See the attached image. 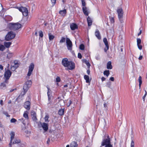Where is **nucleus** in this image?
I'll return each mask as SVG.
<instances>
[{
  "label": "nucleus",
  "instance_id": "obj_58",
  "mask_svg": "<svg viewBox=\"0 0 147 147\" xmlns=\"http://www.w3.org/2000/svg\"><path fill=\"white\" fill-rule=\"evenodd\" d=\"M3 100H1L0 101V104L2 105H3Z\"/></svg>",
  "mask_w": 147,
  "mask_h": 147
},
{
  "label": "nucleus",
  "instance_id": "obj_43",
  "mask_svg": "<svg viewBox=\"0 0 147 147\" xmlns=\"http://www.w3.org/2000/svg\"><path fill=\"white\" fill-rule=\"evenodd\" d=\"M110 20L111 22V23H114V20L113 17H110Z\"/></svg>",
  "mask_w": 147,
  "mask_h": 147
},
{
  "label": "nucleus",
  "instance_id": "obj_55",
  "mask_svg": "<svg viewBox=\"0 0 147 147\" xmlns=\"http://www.w3.org/2000/svg\"><path fill=\"white\" fill-rule=\"evenodd\" d=\"M143 57L141 55L139 57L138 59L139 60H141L142 58Z\"/></svg>",
  "mask_w": 147,
  "mask_h": 147
},
{
  "label": "nucleus",
  "instance_id": "obj_23",
  "mask_svg": "<svg viewBox=\"0 0 147 147\" xmlns=\"http://www.w3.org/2000/svg\"><path fill=\"white\" fill-rule=\"evenodd\" d=\"M107 68L108 69H111L112 68L111 61H109L107 64Z\"/></svg>",
  "mask_w": 147,
  "mask_h": 147
},
{
  "label": "nucleus",
  "instance_id": "obj_19",
  "mask_svg": "<svg viewBox=\"0 0 147 147\" xmlns=\"http://www.w3.org/2000/svg\"><path fill=\"white\" fill-rule=\"evenodd\" d=\"M18 120L20 121L24 125H25L26 123L28 121V120H26V119H24L23 118L19 119Z\"/></svg>",
  "mask_w": 147,
  "mask_h": 147
},
{
  "label": "nucleus",
  "instance_id": "obj_25",
  "mask_svg": "<svg viewBox=\"0 0 147 147\" xmlns=\"http://www.w3.org/2000/svg\"><path fill=\"white\" fill-rule=\"evenodd\" d=\"M66 12V10L65 9L63 10H60L59 11V13L62 16H65Z\"/></svg>",
  "mask_w": 147,
  "mask_h": 147
},
{
  "label": "nucleus",
  "instance_id": "obj_62",
  "mask_svg": "<svg viewBox=\"0 0 147 147\" xmlns=\"http://www.w3.org/2000/svg\"><path fill=\"white\" fill-rule=\"evenodd\" d=\"M62 1L64 3L65 2V0H62Z\"/></svg>",
  "mask_w": 147,
  "mask_h": 147
},
{
  "label": "nucleus",
  "instance_id": "obj_17",
  "mask_svg": "<svg viewBox=\"0 0 147 147\" xmlns=\"http://www.w3.org/2000/svg\"><path fill=\"white\" fill-rule=\"evenodd\" d=\"M70 28L72 30H74L78 28L77 25L75 24L72 23L70 24Z\"/></svg>",
  "mask_w": 147,
  "mask_h": 147
},
{
  "label": "nucleus",
  "instance_id": "obj_29",
  "mask_svg": "<svg viewBox=\"0 0 147 147\" xmlns=\"http://www.w3.org/2000/svg\"><path fill=\"white\" fill-rule=\"evenodd\" d=\"M77 143L74 141L72 142L70 144V147H77Z\"/></svg>",
  "mask_w": 147,
  "mask_h": 147
},
{
  "label": "nucleus",
  "instance_id": "obj_22",
  "mask_svg": "<svg viewBox=\"0 0 147 147\" xmlns=\"http://www.w3.org/2000/svg\"><path fill=\"white\" fill-rule=\"evenodd\" d=\"M103 41L106 46V48H107V50H108L109 48V46L107 39L106 38H104Z\"/></svg>",
  "mask_w": 147,
  "mask_h": 147
},
{
  "label": "nucleus",
  "instance_id": "obj_30",
  "mask_svg": "<svg viewBox=\"0 0 147 147\" xmlns=\"http://www.w3.org/2000/svg\"><path fill=\"white\" fill-rule=\"evenodd\" d=\"M59 114L60 115H64V109H60L58 111Z\"/></svg>",
  "mask_w": 147,
  "mask_h": 147
},
{
  "label": "nucleus",
  "instance_id": "obj_20",
  "mask_svg": "<svg viewBox=\"0 0 147 147\" xmlns=\"http://www.w3.org/2000/svg\"><path fill=\"white\" fill-rule=\"evenodd\" d=\"M95 34L96 36L98 39H101V37L100 32L98 30H97L95 32Z\"/></svg>",
  "mask_w": 147,
  "mask_h": 147
},
{
  "label": "nucleus",
  "instance_id": "obj_18",
  "mask_svg": "<svg viewBox=\"0 0 147 147\" xmlns=\"http://www.w3.org/2000/svg\"><path fill=\"white\" fill-rule=\"evenodd\" d=\"M18 66V64L17 63H16L15 61L14 62V65H12L11 67V69L12 71H14L15 70Z\"/></svg>",
  "mask_w": 147,
  "mask_h": 147
},
{
  "label": "nucleus",
  "instance_id": "obj_15",
  "mask_svg": "<svg viewBox=\"0 0 147 147\" xmlns=\"http://www.w3.org/2000/svg\"><path fill=\"white\" fill-rule=\"evenodd\" d=\"M82 11L85 15L87 16L88 15L89 13L88 11V9L86 7H82Z\"/></svg>",
  "mask_w": 147,
  "mask_h": 147
},
{
  "label": "nucleus",
  "instance_id": "obj_52",
  "mask_svg": "<svg viewBox=\"0 0 147 147\" xmlns=\"http://www.w3.org/2000/svg\"><path fill=\"white\" fill-rule=\"evenodd\" d=\"M50 142V139L49 138H48L47 142V144L49 145V144Z\"/></svg>",
  "mask_w": 147,
  "mask_h": 147
},
{
  "label": "nucleus",
  "instance_id": "obj_46",
  "mask_svg": "<svg viewBox=\"0 0 147 147\" xmlns=\"http://www.w3.org/2000/svg\"><path fill=\"white\" fill-rule=\"evenodd\" d=\"M61 79L59 77H57L56 78V82H59L60 81Z\"/></svg>",
  "mask_w": 147,
  "mask_h": 147
},
{
  "label": "nucleus",
  "instance_id": "obj_26",
  "mask_svg": "<svg viewBox=\"0 0 147 147\" xmlns=\"http://www.w3.org/2000/svg\"><path fill=\"white\" fill-rule=\"evenodd\" d=\"M88 25V26H90L91 25L92 23V20H91V19L89 17H88L87 18V19Z\"/></svg>",
  "mask_w": 147,
  "mask_h": 147
},
{
  "label": "nucleus",
  "instance_id": "obj_33",
  "mask_svg": "<svg viewBox=\"0 0 147 147\" xmlns=\"http://www.w3.org/2000/svg\"><path fill=\"white\" fill-rule=\"evenodd\" d=\"M13 54L12 53L9 52L7 55V58L8 59L11 58L13 55Z\"/></svg>",
  "mask_w": 147,
  "mask_h": 147
},
{
  "label": "nucleus",
  "instance_id": "obj_38",
  "mask_svg": "<svg viewBox=\"0 0 147 147\" xmlns=\"http://www.w3.org/2000/svg\"><path fill=\"white\" fill-rule=\"evenodd\" d=\"M0 88L1 89H3L6 87V85L5 84L3 83H2L0 86Z\"/></svg>",
  "mask_w": 147,
  "mask_h": 147
},
{
  "label": "nucleus",
  "instance_id": "obj_42",
  "mask_svg": "<svg viewBox=\"0 0 147 147\" xmlns=\"http://www.w3.org/2000/svg\"><path fill=\"white\" fill-rule=\"evenodd\" d=\"M85 63L86 64L87 66L88 67H89L90 66V64L89 63V62L88 61H87L85 60Z\"/></svg>",
  "mask_w": 147,
  "mask_h": 147
},
{
  "label": "nucleus",
  "instance_id": "obj_59",
  "mask_svg": "<svg viewBox=\"0 0 147 147\" xmlns=\"http://www.w3.org/2000/svg\"><path fill=\"white\" fill-rule=\"evenodd\" d=\"M67 87V84L65 85L64 86V87L65 88H66V87Z\"/></svg>",
  "mask_w": 147,
  "mask_h": 147
},
{
  "label": "nucleus",
  "instance_id": "obj_57",
  "mask_svg": "<svg viewBox=\"0 0 147 147\" xmlns=\"http://www.w3.org/2000/svg\"><path fill=\"white\" fill-rule=\"evenodd\" d=\"M141 33H142V30H140V32L138 34V36H139L141 34Z\"/></svg>",
  "mask_w": 147,
  "mask_h": 147
},
{
  "label": "nucleus",
  "instance_id": "obj_61",
  "mask_svg": "<svg viewBox=\"0 0 147 147\" xmlns=\"http://www.w3.org/2000/svg\"><path fill=\"white\" fill-rule=\"evenodd\" d=\"M14 89H12V90H10V92H13V90H14Z\"/></svg>",
  "mask_w": 147,
  "mask_h": 147
},
{
  "label": "nucleus",
  "instance_id": "obj_56",
  "mask_svg": "<svg viewBox=\"0 0 147 147\" xmlns=\"http://www.w3.org/2000/svg\"><path fill=\"white\" fill-rule=\"evenodd\" d=\"M87 72L88 75H89L90 73V71L89 69H88L87 70Z\"/></svg>",
  "mask_w": 147,
  "mask_h": 147
},
{
  "label": "nucleus",
  "instance_id": "obj_45",
  "mask_svg": "<svg viewBox=\"0 0 147 147\" xmlns=\"http://www.w3.org/2000/svg\"><path fill=\"white\" fill-rule=\"evenodd\" d=\"M131 147H134V143L133 140L131 141Z\"/></svg>",
  "mask_w": 147,
  "mask_h": 147
},
{
  "label": "nucleus",
  "instance_id": "obj_49",
  "mask_svg": "<svg viewBox=\"0 0 147 147\" xmlns=\"http://www.w3.org/2000/svg\"><path fill=\"white\" fill-rule=\"evenodd\" d=\"M71 103H72L71 101V100H69V104H68V103H67V106L68 107H69V106H70V105H71Z\"/></svg>",
  "mask_w": 147,
  "mask_h": 147
},
{
  "label": "nucleus",
  "instance_id": "obj_27",
  "mask_svg": "<svg viewBox=\"0 0 147 147\" xmlns=\"http://www.w3.org/2000/svg\"><path fill=\"white\" fill-rule=\"evenodd\" d=\"M23 117L25 118V119H26V120H28L29 117L28 115V112L26 111H25L23 114Z\"/></svg>",
  "mask_w": 147,
  "mask_h": 147
},
{
  "label": "nucleus",
  "instance_id": "obj_50",
  "mask_svg": "<svg viewBox=\"0 0 147 147\" xmlns=\"http://www.w3.org/2000/svg\"><path fill=\"white\" fill-rule=\"evenodd\" d=\"M51 1L53 5L55 3L56 0H51Z\"/></svg>",
  "mask_w": 147,
  "mask_h": 147
},
{
  "label": "nucleus",
  "instance_id": "obj_47",
  "mask_svg": "<svg viewBox=\"0 0 147 147\" xmlns=\"http://www.w3.org/2000/svg\"><path fill=\"white\" fill-rule=\"evenodd\" d=\"M78 57L79 59H81L82 57V56L81 54L80 53H78Z\"/></svg>",
  "mask_w": 147,
  "mask_h": 147
},
{
  "label": "nucleus",
  "instance_id": "obj_44",
  "mask_svg": "<svg viewBox=\"0 0 147 147\" xmlns=\"http://www.w3.org/2000/svg\"><path fill=\"white\" fill-rule=\"evenodd\" d=\"M16 121H17V120L14 118L11 119L10 120L11 122L12 123H15Z\"/></svg>",
  "mask_w": 147,
  "mask_h": 147
},
{
  "label": "nucleus",
  "instance_id": "obj_34",
  "mask_svg": "<svg viewBox=\"0 0 147 147\" xmlns=\"http://www.w3.org/2000/svg\"><path fill=\"white\" fill-rule=\"evenodd\" d=\"M49 117V116L48 115H46L44 118L45 121V122H49V121L48 120V119Z\"/></svg>",
  "mask_w": 147,
  "mask_h": 147
},
{
  "label": "nucleus",
  "instance_id": "obj_48",
  "mask_svg": "<svg viewBox=\"0 0 147 147\" xmlns=\"http://www.w3.org/2000/svg\"><path fill=\"white\" fill-rule=\"evenodd\" d=\"M112 145L110 143L109 144L106 145L105 147H112Z\"/></svg>",
  "mask_w": 147,
  "mask_h": 147
},
{
  "label": "nucleus",
  "instance_id": "obj_11",
  "mask_svg": "<svg viewBox=\"0 0 147 147\" xmlns=\"http://www.w3.org/2000/svg\"><path fill=\"white\" fill-rule=\"evenodd\" d=\"M117 12L118 14V18L120 20L123 16V12L121 8L118 9L117 10Z\"/></svg>",
  "mask_w": 147,
  "mask_h": 147
},
{
  "label": "nucleus",
  "instance_id": "obj_6",
  "mask_svg": "<svg viewBox=\"0 0 147 147\" xmlns=\"http://www.w3.org/2000/svg\"><path fill=\"white\" fill-rule=\"evenodd\" d=\"M66 45L67 49L70 51L72 50V44L69 38L66 39Z\"/></svg>",
  "mask_w": 147,
  "mask_h": 147
},
{
  "label": "nucleus",
  "instance_id": "obj_51",
  "mask_svg": "<svg viewBox=\"0 0 147 147\" xmlns=\"http://www.w3.org/2000/svg\"><path fill=\"white\" fill-rule=\"evenodd\" d=\"M110 79L112 81H114V78L113 77H111L110 78Z\"/></svg>",
  "mask_w": 147,
  "mask_h": 147
},
{
  "label": "nucleus",
  "instance_id": "obj_1",
  "mask_svg": "<svg viewBox=\"0 0 147 147\" xmlns=\"http://www.w3.org/2000/svg\"><path fill=\"white\" fill-rule=\"evenodd\" d=\"M62 64L63 66L67 67L66 70H72L75 67V65L74 63L71 61H69L67 58L63 59Z\"/></svg>",
  "mask_w": 147,
  "mask_h": 147
},
{
  "label": "nucleus",
  "instance_id": "obj_5",
  "mask_svg": "<svg viewBox=\"0 0 147 147\" xmlns=\"http://www.w3.org/2000/svg\"><path fill=\"white\" fill-rule=\"evenodd\" d=\"M16 34L12 32H10L7 34L5 39L6 40L9 41L13 38L15 36Z\"/></svg>",
  "mask_w": 147,
  "mask_h": 147
},
{
  "label": "nucleus",
  "instance_id": "obj_14",
  "mask_svg": "<svg viewBox=\"0 0 147 147\" xmlns=\"http://www.w3.org/2000/svg\"><path fill=\"white\" fill-rule=\"evenodd\" d=\"M31 114L33 120L34 121H36L37 120V119L35 112L34 111H32L31 112Z\"/></svg>",
  "mask_w": 147,
  "mask_h": 147
},
{
  "label": "nucleus",
  "instance_id": "obj_53",
  "mask_svg": "<svg viewBox=\"0 0 147 147\" xmlns=\"http://www.w3.org/2000/svg\"><path fill=\"white\" fill-rule=\"evenodd\" d=\"M105 78L104 77H102L101 78V80L102 81H104L105 80Z\"/></svg>",
  "mask_w": 147,
  "mask_h": 147
},
{
  "label": "nucleus",
  "instance_id": "obj_40",
  "mask_svg": "<svg viewBox=\"0 0 147 147\" xmlns=\"http://www.w3.org/2000/svg\"><path fill=\"white\" fill-rule=\"evenodd\" d=\"M80 48L82 50H83L84 49V46L83 44H81L80 46Z\"/></svg>",
  "mask_w": 147,
  "mask_h": 147
},
{
  "label": "nucleus",
  "instance_id": "obj_7",
  "mask_svg": "<svg viewBox=\"0 0 147 147\" xmlns=\"http://www.w3.org/2000/svg\"><path fill=\"white\" fill-rule=\"evenodd\" d=\"M18 9L22 13L23 15L24 16H26L28 15V10L26 7H19Z\"/></svg>",
  "mask_w": 147,
  "mask_h": 147
},
{
  "label": "nucleus",
  "instance_id": "obj_37",
  "mask_svg": "<svg viewBox=\"0 0 147 147\" xmlns=\"http://www.w3.org/2000/svg\"><path fill=\"white\" fill-rule=\"evenodd\" d=\"M104 74L108 77L109 74V71L106 70L104 72Z\"/></svg>",
  "mask_w": 147,
  "mask_h": 147
},
{
  "label": "nucleus",
  "instance_id": "obj_2",
  "mask_svg": "<svg viewBox=\"0 0 147 147\" xmlns=\"http://www.w3.org/2000/svg\"><path fill=\"white\" fill-rule=\"evenodd\" d=\"M11 139L10 142L9 144V147H12V144H18L19 145L21 146L23 144L21 143V140L17 138H14L15 133L13 132H11L10 134Z\"/></svg>",
  "mask_w": 147,
  "mask_h": 147
},
{
  "label": "nucleus",
  "instance_id": "obj_32",
  "mask_svg": "<svg viewBox=\"0 0 147 147\" xmlns=\"http://www.w3.org/2000/svg\"><path fill=\"white\" fill-rule=\"evenodd\" d=\"M138 81L139 82V88H140L141 85L142 83V78L141 76H140L138 79Z\"/></svg>",
  "mask_w": 147,
  "mask_h": 147
},
{
  "label": "nucleus",
  "instance_id": "obj_64",
  "mask_svg": "<svg viewBox=\"0 0 147 147\" xmlns=\"http://www.w3.org/2000/svg\"><path fill=\"white\" fill-rule=\"evenodd\" d=\"M108 50H107V48L106 49H105V52H106Z\"/></svg>",
  "mask_w": 147,
  "mask_h": 147
},
{
  "label": "nucleus",
  "instance_id": "obj_35",
  "mask_svg": "<svg viewBox=\"0 0 147 147\" xmlns=\"http://www.w3.org/2000/svg\"><path fill=\"white\" fill-rule=\"evenodd\" d=\"M5 49V48L4 45L0 44V51H3Z\"/></svg>",
  "mask_w": 147,
  "mask_h": 147
},
{
  "label": "nucleus",
  "instance_id": "obj_4",
  "mask_svg": "<svg viewBox=\"0 0 147 147\" xmlns=\"http://www.w3.org/2000/svg\"><path fill=\"white\" fill-rule=\"evenodd\" d=\"M9 26L11 29L13 30H17L21 27V25L18 23H10Z\"/></svg>",
  "mask_w": 147,
  "mask_h": 147
},
{
  "label": "nucleus",
  "instance_id": "obj_8",
  "mask_svg": "<svg viewBox=\"0 0 147 147\" xmlns=\"http://www.w3.org/2000/svg\"><path fill=\"white\" fill-rule=\"evenodd\" d=\"M34 64L33 63H31L29 67L28 71L27 74V76L29 77L32 74L34 67Z\"/></svg>",
  "mask_w": 147,
  "mask_h": 147
},
{
  "label": "nucleus",
  "instance_id": "obj_60",
  "mask_svg": "<svg viewBox=\"0 0 147 147\" xmlns=\"http://www.w3.org/2000/svg\"><path fill=\"white\" fill-rule=\"evenodd\" d=\"M146 94L144 95L143 96V98H144L146 96Z\"/></svg>",
  "mask_w": 147,
  "mask_h": 147
},
{
  "label": "nucleus",
  "instance_id": "obj_24",
  "mask_svg": "<svg viewBox=\"0 0 147 147\" xmlns=\"http://www.w3.org/2000/svg\"><path fill=\"white\" fill-rule=\"evenodd\" d=\"M11 44V42H6L4 43V45L6 48H9Z\"/></svg>",
  "mask_w": 147,
  "mask_h": 147
},
{
  "label": "nucleus",
  "instance_id": "obj_13",
  "mask_svg": "<svg viewBox=\"0 0 147 147\" xmlns=\"http://www.w3.org/2000/svg\"><path fill=\"white\" fill-rule=\"evenodd\" d=\"M30 102L29 101L26 102L24 105V107L28 110H29L30 108Z\"/></svg>",
  "mask_w": 147,
  "mask_h": 147
},
{
  "label": "nucleus",
  "instance_id": "obj_12",
  "mask_svg": "<svg viewBox=\"0 0 147 147\" xmlns=\"http://www.w3.org/2000/svg\"><path fill=\"white\" fill-rule=\"evenodd\" d=\"M42 127L45 132L47 131L48 129V124L45 123H41Z\"/></svg>",
  "mask_w": 147,
  "mask_h": 147
},
{
  "label": "nucleus",
  "instance_id": "obj_41",
  "mask_svg": "<svg viewBox=\"0 0 147 147\" xmlns=\"http://www.w3.org/2000/svg\"><path fill=\"white\" fill-rule=\"evenodd\" d=\"M39 36L41 37H42L43 36V34L42 32V31L40 30L39 32Z\"/></svg>",
  "mask_w": 147,
  "mask_h": 147
},
{
  "label": "nucleus",
  "instance_id": "obj_10",
  "mask_svg": "<svg viewBox=\"0 0 147 147\" xmlns=\"http://www.w3.org/2000/svg\"><path fill=\"white\" fill-rule=\"evenodd\" d=\"M11 74V72L9 69H7L6 71L4 74V76L6 80H8Z\"/></svg>",
  "mask_w": 147,
  "mask_h": 147
},
{
  "label": "nucleus",
  "instance_id": "obj_16",
  "mask_svg": "<svg viewBox=\"0 0 147 147\" xmlns=\"http://www.w3.org/2000/svg\"><path fill=\"white\" fill-rule=\"evenodd\" d=\"M141 43V40L139 38H137V45L139 49L141 50L142 48V46L140 45Z\"/></svg>",
  "mask_w": 147,
  "mask_h": 147
},
{
  "label": "nucleus",
  "instance_id": "obj_3",
  "mask_svg": "<svg viewBox=\"0 0 147 147\" xmlns=\"http://www.w3.org/2000/svg\"><path fill=\"white\" fill-rule=\"evenodd\" d=\"M32 84V82L31 80H28L26 81L23 87V90L24 91L21 93L20 95L19 96L18 98L20 97L21 96H23L26 93V92L28 91V90L31 86Z\"/></svg>",
  "mask_w": 147,
  "mask_h": 147
},
{
  "label": "nucleus",
  "instance_id": "obj_36",
  "mask_svg": "<svg viewBox=\"0 0 147 147\" xmlns=\"http://www.w3.org/2000/svg\"><path fill=\"white\" fill-rule=\"evenodd\" d=\"M65 41V38L62 37L61 38V40L59 41V42L61 43H62L63 42H64Z\"/></svg>",
  "mask_w": 147,
  "mask_h": 147
},
{
  "label": "nucleus",
  "instance_id": "obj_54",
  "mask_svg": "<svg viewBox=\"0 0 147 147\" xmlns=\"http://www.w3.org/2000/svg\"><path fill=\"white\" fill-rule=\"evenodd\" d=\"M0 69L1 70H3V67L2 65H0Z\"/></svg>",
  "mask_w": 147,
  "mask_h": 147
},
{
  "label": "nucleus",
  "instance_id": "obj_28",
  "mask_svg": "<svg viewBox=\"0 0 147 147\" xmlns=\"http://www.w3.org/2000/svg\"><path fill=\"white\" fill-rule=\"evenodd\" d=\"M47 87L48 89L47 95L48 97V99L49 100H50L51 99V97L50 95L51 94L50 92L51 90L47 86Z\"/></svg>",
  "mask_w": 147,
  "mask_h": 147
},
{
  "label": "nucleus",
  "instance_id": "obj_63",
  "mask_svg": "<svg viewBox=\"0 0 147 147\" xmlns=\"http://www.w3.org/2000/svg\"><path fill=\"white\" fill-rule=\"evenodd\" d=\"M2 125L0 123V127H2Z\"/></svg>",
  "mask_w": 147,
  "mask_h": 147
},
{
  "label": "nucleus",
  "instance_id": "obj_39",
  "mask_svg": "<svg viewBox=\"0 0 147 147\" xmlns=\"http://www.w3.org/2000/svg\"><path fill=\"white\" fill-rule=\"evenodd\" d=\"M82 3V5L83 7H86V3L84 0H81Z\"/></svg>",
  "mask_w": 147,
  "mask_h": 147
},
{
  "label": "nucleus",
  "instance_id": "obj_31",
  "mask_svg": "<svg viewBox=\"0 0 147 147\" xmlns=\"http://www.w3.org/2000/svg\"><path fill=\"white\" fill-rule=\"evenodd\" d=\"M48 35L49 37V38L50 40H53L55 38V36H54L51 34L50 33H49Z\"/></svg>",
  "mask_w": 147,
  "mask_h": 147
},
{
  "label": "nucleus",
  "instance_id": "obj_9",
  "mask_svg": "<svg viewBox=\"0 0 147 147\" xmlns=\"http://www.w3.org/2000/svg\"><path fill=\"white\" fill-rule=\"evenodd\" d=\"M110 143V139L109 138V136H107V138L105 139L102 142L101 146L100 147L102 146H103L105 145H107Z\"/></svg>",
  "mask_w": 147,
  "mask_h": 147
},
{
  "label": "nucleus",
  "instance_id": "obj_21",
  "mask_svg": "<svg viewBox=\"0 0 147 147\" xmlns=\"http://www.w3.org/2000/svg\"><path fill=\"white\" fill-rule=\"evenodd\" d=\"M84 79L86 80V82L87 83H90L91 82V79H90L89 76L87 75H85L84 76Z\"/></svg>",
  "mask_w": 147,
  "mask_h": 147
}]
</instances>
